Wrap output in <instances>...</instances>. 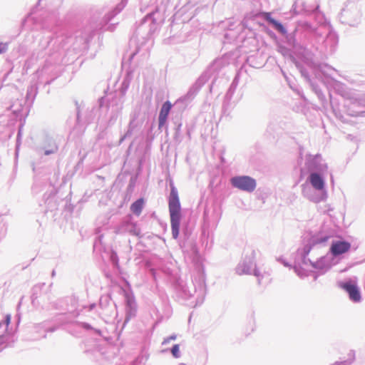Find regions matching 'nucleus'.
I'll list each match as a JSON object with an SVG mask.
<instances>
[{
	"label": "nucleus",
	"mask_w": 365,
	"mask_h": 365,
	"mask_svg": "<svg viewBox=\"0 0 365 365\" xmlns=\"http://www.w3.org/2000/svg\"><path fill=\"white\" fill-rule=\"evenodd\" d=\"M170 187V193L168 198V208L170 216L172 235L174 239H177L180 232L181 206L177 189L173 184H171Z\"/></svg>",
	"instance_id": "1"
},
{
	"label": "nucleus",
	"mask_w": 365,
	"mask_h": 365,
	"mask_svg": "<svg viewBox=\"0 0 365 365\" xmlns=\"http://www.w3.org/2000/svg\"><path fill=\"white\" fill-rule=\"evenodd\" d=\"M230 181L235 187L249 192L254 191L257 185L255 179L246 175L234 177Z\"/></svg>",
	"instance_id": "2"
},
{
	"label": "nucleus",
	"mask_w": 365,
	"mask_h": 365,
	"mask_svg": "<svg viewBox=\"0 0 365 365\" xmlns=\"http://www.w3.org/2000/svg\"><path fill=\"white\" fill-rule=\"evenodd\" d=\"M339 285L348 293L351 301L359 302L361 300V293L356 283L349 280L345 282H340Z\"/></svg>",
	"instance_id": "3"
},
{
	"label": "nucleus",
	"mask_w": 365,
	"mask_h": 365,
	"mask_svg": "<svg viewBox=\"0 0 365 365\" xmlns=\"http://www.w3.org/2000/svg\"><path fill=\"white\" fill-rule=\"evenodd\" d=\"M350 243L345 241L333 242L330 248L333 255L336 256L344 254L349 250Z\"/></svg>",
	"instance_id": "4"
},
{
	"label": "nucleus",
	"mask_w": 365,
	"mask_h": 365,
	"mask_svg": "<svg viewBox=\"0 0 365 365\" xmlns=\"http://www.w3.org/2000/svg\"><path fill=\"white\" fill-rule=\"evenodd\" d=\"M172 108V104L170 101H166L162 106V108L160 111L158 122H159V128H162L166 123L167 118L168 114Z\"/></svg>",
	"instance_id": "5"
},
{
	"label": "nucleus",
	"mask_w": 365,
	"mask_h": 365,
	"mask_svg": "<svg viewBox=\"0 0 365 365\" xmlns=\"http://www.w3.org/2000/svg\"><path fill=\"white\" fill-rule=\"evenodd\" d=\"M122 227L125 231L128 232L132 235L139 236L140 235V229L138 227L135 222L130 220L123 222L122 223Z\"/></svg>",
	"instance_id": "6"
},
{
	"label": "nucleus",
	"mask_w": 365,
	"mask_h": 365,
	"mask_svg": "<svg viewBox=\"0 0 365 365\" xmlns=\"http://www.w3.org/2000/svg\"><path fill=\"white\" fill-rule=\"evenodd\" d=\"M309 181L314 188L321 190L324 187V182L321 176L317 173H311L309 176Z\"/></svg>",
	"instance_id": "7"
},
{
	"label": "nucleus",
	"mask_w": 365,
	"mask_h": 365,
	"mask_svg": "<svg viewBox=\"0 0 365 365\" xmlns=\"http://www.w3.org/2000/svg\"><path fill=\"white\" fill-rule=\"evenodd\" d=\"M261 16L267 20L268 22H269L271 24H272L276 29H277L279 31H284V27L283 26L275 21L274 19L271 17V14L269 12H262L261 14Z\"/></svg>",
	"instance_id": "8"
},
{
	"label": "nucleus",
	"mask_w": 365,
	"mask_h": 365,
	"mask_svg": "<svg viewBox=\"0 0 365 365\" xmlns=\"http://www.w3.org/2000/svg\"><path fill=\"white\" fill-rule=\"evenodd\" d=\"M143 199H138L130 205V210L133 213L139 216L143 210Z\"/></svg>",
	"instance_id": "9"
},
{
	"label": "nucleus",
	"mask_w": 365,
	"mask_h": 365,
	"mask_svg": "<svg viewBox=\"0 0 365 365\" xmlns=\"http://www.w3.org/2000/svg\"><path fill=\"white\" fill-rule=\"evenodd\" d=\"M179 351H180L179 345L175 344L171 349L172 354L173 355L174 357L178 358L179 357Z\"/></svg>",
	"instance_id": "10"
},
{
	"label": "nucleus",
	"mask_w": 365,
	"mask_h": 365,
	"mask_svg": "<svg viewBox=\"0 0 365 365\" xmlns=\"http://www.w3.org/2000/svg\"><path fill=\"white\" fill-rule=\"evenodd\" d=\"M10 322H11V316L9 314H7L6 316V319H5V329H4V331H6L7 330V327L9 326V324H10Z\"/></svg>",
	"instance_id": "11"
},
{
	"label": "nucleus",
	"mask_w": 365,
	"mask_h": 365,
	"mask_svg": "<svg viewBox=\"0 0 365 365\" xmlns=\"http://www.w3.org/2000/svg\"><path fill=\"white\" fill-rule=\"evenodd\" d=\"M7 46L6 44H0V53L5 52Z\"/></svg>",
	"instance_id": "12"
},
{
	"label": "nucleus",
	"mask_w": 365,
	"mask_h": 365,
	"mask_svg": "<svg viewBox=\"0 0 365 365\" xmlns=\"http://www.w3.org/2000/svg\"><path fill=\"white\" fill-rule=\"evenodd\" d=\"M176 339V336H170L169 337H168L167 339H165L163 341V343H168L170 342V340H175Z\"/></svg>",
	"instance_id": "13"
},
{
	"label": "nucleus",
	"mask_w": 365,
	"mask_h": 365,
	"mask_svg": "<svg viewBox=\"0 0 365 365\" xmlns=\"http://www.w3.org/2000/svg\"><path fill=\"white\" fill-rule=\"evenodd\" d=\"M333 365H345L344 362H336Z\"/></svg>",
	"instance_id": "14"
}]
</instances>
